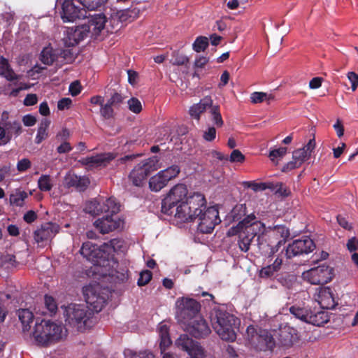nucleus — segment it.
<instances>
[{"mask_svg": "<svg viewBox=\"0 0 358 358\" xmlns=\"http://www.w3.org/2000/svg\"><path fill=\"white\" fill-rule=\"evenodd\" d=\"M81 255L93 265V272L100 275L103 278H113L116 273L114 266L115 262L110 260L106 257L102 245L98 247L92 242L87 241L83 244L80 250Z\"/></svg>", "mask_w": 358, "mask_h": 358, "instance_id": "1", "label": "nucleus"}, {"mask_svg": "<svg viewBox=\"0 0 358 358\" xmlns=\"http://www.w3.org/2000/svg\"><path fill=\"white\" fill-rule=\"evenodd\" d=\"M66 336L67 330L62 323L46 320H36L32 332L36 343L43 346L57 343Z\"/></svg>", "mask_w": 358, "mask_h": 358, "instance_id": "2", "label": "nucleus"}, {"mask_svg": "<svg viewBox=\"0 0 358 358\" xmlns=\"http://www.w3.org/2000/svg\"><path fill=\"white\" fill-rule=\"evenodd\" d=\"M236 228L239 233L238 245L242 251H248L250 245L255 237H257L259 248L262 249L263 244L260 242V239L265 231V226L264 224L257 220L254 214L249 215L239 222Z\"/></svg>", "mask_w": 358, "mask_h": 358, "instance_id": "3", "label": "nucleus"}, {"mask_svg": "<svg viewBox=\"0 0 358 358\" xmlns=\"http://www.w3.org/2000/svg\"><path fill=\"white\" fill-rule=\"evenodd\" d=\"M236 322L237 318L228 313L224 308L215 309L212 325L222 340L231 342L236 340V334L234 329Z\"/></svg>", "mask_w": 358, "mask_h": 358, "instance_id": "4", "label": "nucleus"}, {"mask_svg": "<svg viewBox=\"0 0 358 358\" xmlns=\"http://www.w3.org/2000/svg\"><path fill=\"white\" fill-rule=\"evenodd\" d=\"M289 312L296 318L315 326H322L329 320L328 312L324 310H312L305 304H295L289 308Z\"/></svg>", "mask_w": 358, "mask_h": 358, "instance_id": "5", "label": "nucleus"}, {"mask_svg": "<svg viewBox=\"0 0 358 358\" xmlns=\"http://www.w3.org/2000/svg\"><path fill=\"white\" fill-rule=\"evenodd\" d=\"M90 315L89 308L83 304H70L64 307L65 321L78 331L85 329Z\"/></svg>", "mask_w": 358, "mask_h": 358, "instance_id": "6", "label": "nucleus"}, {"mask_svg": "<svg viewBox=\"0 0 358 358\" xmlns=\"http://www.w3.org/2000/svg\"><path fill=\"white\" fill-rule=\"evenodd\" d=\"M176 307L177 319L182 325L194 319V317L200 316V304L193 299L178 298L176 302Z\"/></svg>", "mask_w": 358, "mask_h": 358, "instance_id": "7", "label": "nucleus"}, {"mask_svg": "<svg viewBox=\"0 0 358 358\" xmlns=\"http://www.w3.org/2000/svg\"><path fill=\"white\" fill-rule=\"evenodd\" d=\"M246 337L250 345L259 350H271L275 345L274 338L267 330L259 329L257 331L252 325L246 329Z\"/></svg>", "mask_w": 358, "mask_h": 358, "instance_id": "8", "label": "nucleus"}, {"mask_svg": "<svg viewBox=\"0 0 358 358\" xmlns=\"http://www.w3.org/2000/svg\"><path fill=\"white\" fill-rule=\"evenodd\" d=\"M160 167L157 157L155 156L148 158L143 160L134 167L130 173L129 179L134 185L140 187L143 185L145 178L152 172L157 170Z\"/></svg>", "mask_w": 358, "mask_h": 358, "instance_id": "9", "label": "nucleus"}, {"mask_svg": "<svg viewBox=\"0 0 358 358\" xmlns=\"http://www.w3.org/2000/svg\"><path fill=\"white\" fill-rule=\"evenodd\" d=\"M197 222V229L202 234H210L218 224L221 220L219 217V212L216 207L207 208L201 213L195 217Z\"/></svg>", "mask_w": 358, "mask_h": 358, "instance_id": "10", "label": "nucleus"}, {"mask_svg": "<svg viewBox=\"0 0 358 358\" xmlns=\"http://www.w3.org/2000/svg\"><path fill=\"white\" fill-rule=\"evenodd\" d=\"M86 303L96 313L101 311L106 301L103 289L99 283L90 284L83 287Z\"/></svg>", "mask_w": 358, "mask_h": 358, "instance_id": "11", "label": "nucleus"}, {"mask_svg": "<svg viewBox=\"0 0 358 358\" xmlns=\"http://www.w3.org/2000/svg\"><path fill=\"white\" fill-rule=\"evenodd\" d=\"M187 189L184 185L174 186L162 203V211L166 215H172L174 208L187 196Z\"/></svg>", "mask_w": 358, "mask_h": 358, "instance_id": "12", "label": "nucleus"}, {"mask_svg": "<svg viewBox=\"0 0 358 358\" xmlns=\"http://www.w3.org/2000/svg\"><path fill=\"white\" fill-rule=\"evenodd\" d=\"M61 2V17L64 22H73L77 19L87 17V10L74 0H59Z\"/></svg>", "mask_w": 358, "mask_h": 358, "instance_id": "13", "label": "nucleus"}, {"mask_svg": "<svg viewBox=\"0 0 358 358\" xmlns=\"http://www.w3.org/2000/svg\"><path fill=\"white\" fill-rule=\"evenodd\" d=\"M302 277L313 285H323L333 278V270L327 265H320L303 273Z\"/></svg>", "mask_w": 358, "mask_h": 358, "instance_id": "14", "label": "nucleus"}, {"mask_svg": "<svg viewBox=\"0 0 358 358\" xmlns=\"http://www.w3.org/2000/svg\"><path fill=\"white\" fill-rule=\"evenodd\" d=\"M315 148V141L313 138L310 139L308 143L304 147L297 149L293 152L292 160L283 166L282 171L287 172L301 166L304 162L309 159Z\"/></svg>", "mask_w": 358, "mask_h": 358, "instance_id": "15", "label": "nucleus"}, {"mask_svg": "<svg viewBox=\"0 0 358 358\" xmlns=\"http://www.w3.org/2000/svg\"><path fill=\"white\" fill-rule=\"evenodd\" d=\"M315 247L313 240L308 237L295 240L287 245L285 255L287 258L292 259L296 256L311 252Z\"/></svg>", "mask_w": 358, "mask_h": 358, "instance_id": "16", "label": "nucleus"}, {"mask_svg": "<svg viewBox=\"0 0 358 358\" xmlns=\"http://www.w3.org/2000/svg\"><path fill=\"white\" fill-rule=\"evenodd\" d=\"M22 133V127L19 121L1 122L0 124V146L10 142L13 137H17Z\"/></svg>", "mask_w": 358, "mask_h": 358, "instance_id": "17", "label": "nucleus"}, {"mask_svg": "<svg viewBox=\"0 0 358 358\" xmlns=\"http://www.w3.org/2000/svg\"><path fill=\"white\" fill-rule=\"evenodd\" d=\"M185 331L195 338H203L210 333L206 321L200 315L183 324Z\"/></svg>", "mask_w": 358, "mask_h": 358, "instance_id": "18", "label": "nucleus"}, {"mask_svg": "<svg viewBox=\"0 0 358 358\" xmlns=\"http://www.w3.org/2000/svg\"><path fill=\"white\" fill-rule=\"evenodd\" d=\"M94 225L100 233L104 234L122 227L123 221L117 216L106 215L96 220Z\"/></svg>", "mask_w": 358, "mask_h": 358, "instance_id": "19", "label": "nucleus"}, {"mask_svg": "<svg viewBox=\"0 0 358 358\" xmlns=\"http://www.w3.org/2000/svg\"><path fill=\"white\" fill-rule=\"evenodd\" d=\"M59 231V226L57 224L47 222L34 231V238L37 243H43L55 237Z\"/></svg>", "mask_w": 358, "mask_h": 358, "instance_id": "20", "label": "nucleus"}, {"mask_svg": "<svg viewBox=\"0 0 358 358\" xmlns=\"http://www.w3.org/2000/svg\"><path fill=\"white\" fill-rule=\"evenodd\" d=\"M313 297L322 309H331L335 306L333 293L329 287H319L316 288Z\"/></svg>", "mask_w": 358, "mask_h": 358, "instance_id": "21", "label": "nucleus"}, {"mask_svg": "<svg viewBox=\"0 0 358 358\" xmlns=\"http://www.w3.org/2000/svg\"><path fill=\"white\" fill-rule=\"evenodd\" d=\"M87 30L83 25L68 28L66 36L64 38V44L68 46H74L88 36Z\"/></svg>", "mask_w": 358, "mask_h": 358, "instance_id": "22", "label": "nucleus"}, {"mask_svg": "<svg viewBox=\"0 0 358 358\" xmlns=\"http://www.w3.org/2000/svg\"><path fill=\"white\" fill-rule=\"evenodd\" d=\"M176 345L186 351L190 356L203 355L202 348L186 334L180 335L176 340Z\"/></svg>", "mask_w": 358, "mask_h": 358, "instance_id": "23", "label": "nucleus"}, {"mask_svg": "<svg viewBox=\"0 0 358 358\" xmlns=\"http://www.w3.org/2000/svg\"><path fill=\"white\" fill-rule=\"evenodd\" d=\"M185 202L190 207V210L194 217L207 208L206 199L200 193H194L189 196Z\"/></svg>", "mask_w": 358, "mask_h": 358, "instance_id": "24", "label": "nucleus"}, {"mask_svg": "<svg viewBox=\"0 0 358 358\" xmlns=\"http://www.w3.org/2000/svg\"><path fill=\"white\" fill-rule=\"evenodd\" d=\"M112 159H113L112 154L103 153L83 158L81 162L87 166L88 169H92L99 166H105Z\"/></svg>", "mask_w": 358, "mask_h": 358, "instance_id": "25", "label": "nucleus"}, {"mask_svg": "<svg viewBox=\"0 0 358 358\" xmlns=\"http://www.w3.org/2000/svg\"><path fill=\"white\" fill-rule=\"evenodd\" d=\"M106 22V17L102 14H99L92 17L87 24H84L83 26L88 29V34H90L92 36L96 37L103 29Z\"/></svg>", "mask_w": 358, "mask_h": 358, "instance_id": "26", "label": "nucleus"}, {"mask_svg": "<svg viewBox=\"0 0 358 358\" xmlns=\"http://www.w3.org/2000/svg\"><path fill=\"white\" fill-rule=\"evenodd\" d=\"M64 184L67 187H76L78 191H84L89 185L90 180L86 177H80L69 173L64 178Z\"/></svg>", "mask_w": 358, "mask_h": 358, "instance_id": "27", "label": "nucleus"}, {"mask_svg": "<svg viewBox=\"0 0 358 358\" xmlns=\"http://www.w3.org/2000/svg\"><path fill=\"white\" fill-rule=\"evenodd\" d=\"M174 209L175 218L180 222H194L195 217L193 216L190 207L185 202H181L178 204Z\"/></svg>", "mask_w": 358, "mask_h": 358, "instance_id": "28", "label": "nucleus"}, {"mask_svg": "<svg viewBox=\"0 0 358 358\" xmlns=\"http://www.w3.org/2000/svg\"><path fill=\"white\" fill-rule=\"evenodd\" d=\"M159 336V347L161 353L165 352V350L169 347L172 342L169 336V327L164 323H160L158 327Z\"/></svg>", "mask_w": 358, "mask_h": 358, "instance_id": "29", "label": "nucleus"}, {"mask_svg": "<svg viewBox=\"0 0 358 358\" xmlns=\"http://www.w3.org/2000/svg\"><path fill=\"white\" fill-rule=\"evenodd\" d=\"M0 75L10 81L17 80L20 77L11 69L8 60L2 56L0 57Z\"/></svg>", "mask_w": 358, "mask_h": 358, "instance_id": "30", "label": "nucleus"}, {"mask_svg": "<svg viewBox=\"0 0 358 358\" xmlns=\"http://www.w3.org/2000/svg\"><path fill=\"white\" fill-rule=\"evenodd\" d=\"M17 316L22 325L23 331L30 330V324L34 320V315L29 309H20L17 311Z\"/></svg>", "mask_w": 358, "mask_h": 358, "instance_id": "31", "label": "nucleus"}, {"mask_svg": "<svg viewBox=\"0 0 358 358\" xmlns=\"http://www.w3.org/2000/svg\"><path fill=\"white\" fill-rule=\"evenodd\" d=\"M50 124V121L46 118L43 119L38 124L37 134L35 138V143L40 144L48 138L49 132L48 128Z\"/></svg>", "mask_w": 358, "mask_h": 358, "instance_id": "32", "label": "nucleus"}, {"mask_svg": "<svg viewBox=\"0 0 358 358\" xmlns=\"http://www.w3.org/2000/svg\"><path fill=\"white\" fill-rule=\"evenodd\" d=\"M289 236V231L286 227L283 225L275 226L273 229H271L268 231L269 237H275L277 239H278V238H281L277 241L276 246H278L285 242V239L288 238Z\"/></svg>", "mask_w": 358, "mask_h": 358, "instance_id": "33", "label": "nucleus"}, {"mask_svg": "<svg viewBox=\"0 0 358 358\" xmlns=\"http://www.w3.org/2000/svg\"><path fill=\"white\" fill-rule=\"evenodd\" d=\"M168 184L163 175L158 172L156 175L152 176L149 180V186L152 191L159 192Z\"/></svg>", "mask_w": 358, "mask_h": 358, "instance_id": "34", "label": "nucleus"}, {"mask_svg": "<svg viewBox=\"0 0 358 358\" xmlns=\"http://www.w3.org/2000/svg\"><path fill=\"white\" fill-rule=\"evenodd\" d=\"M103 213H109L108 215H114L120 210V206L114 198L101 199Z\"/></svg>", "mask_w": 358, "mask_h": 358, "instance_id": "35", "label": "nucleus"}, {"mask_svg": "<svg viewBox=\"0 0 358 358\" xmlns=\"http://www.w3.org/2000/svg\"><path fill=\"white\" fill-rule=\"evenodd\" d=\"M123 242L118 238H114L108 243L102 245L103 251L106 252V257L111 261L114 262L110 257V255L113 252L118 251L122 248Z\"/></svg>", "mask_w": 358, "mask_h": 358, "instance_id": "36", "label": "nucleus"}, {"mask_svg": "<svg viewBox=\"0 0 358 358\" xmlns=\"http://www.w3.org/2000/svg\"><path fill=\"white\" fill-rule=\"evenodd\" d=\"M251 102L252 103H260L266 102L268 104L271 103L275 100V96L271 93H266L262 92H255L250 95Z\"/></svg>", "mask_w": 358, "mask_h": 358, "instance_id": "37", "label": "nucleus"}, {"mask_svg": "<svg viewBox=\"0 0 358 358\" xmlns=\"http://www.w3.org/2000/svg\"><path fill=\"white\" fill-rule=\"evenodd\" d=\"M38 187L42 192H49L54 186V182L50 175L43 174L38 180Z\"/></svg>", "mask_w": 358, "mask_h": 358, "instance_id": "38", "label": "nucleus"}, {"mask_svg": "<svg viewBox=\"0 0 358 358\" xmlns=\"http://www.w3.org/2000/svg\"><path fill=\"white\" fill-rule=\"evenodd\" d=\"M27 196L28 194L24 191H16L10 195V204L12 206L22 207L23 206L24 200Z\"/></svg>", "mask_w": 358, "mask_h": 358, "instance_id": "39", "label": "nucleus"}, {"mask_svg": "<svg viewBox=\"0 0 358 358\" xmlns=\"http://www.w3.org/2000/svg\"><path fill=\"white\" fill-rule=\"evenodd\" d=\"M56 58L52 48L50 46L44 48L41 53V61L47 65L52 64Z\"/></svg>", "mask_w": 358, "mask_h": 358, "instance_id": "40", "label": "nucleus"}, {"mask_svg": "<svg viewBox=\"0 0 358 358\" xmlns=\"http://www.w3.org/2000/svg\"><path fill=\"white\" fill-rule=\"evenodd\" d=\"M209 113L213 124L217 127H222L224 121L220 111V106L214 105L213 107L211 108V110H209Z\"/></svg>", "mask_w": 358, "mask_h": 358, "instance_id": "41", "label": "nucleus"}, {"mask_svg": "<svg viewBox=\"0 0 358 358\" xmlns=\"http://www.w3.org/2000/svg\"><path fill=\"white\" fill-rule=\"evenodd\" d=\"M82 6L88 10H94L103 5L107 0H76Z\"/></svg>", "mask_w": 358, "mask_h": 358, "instance_id": "42", "label": "nucleus"}, {"mask_svg": "<svg viewBox=\"0 0 358 358\" xmlns=\"http://www.w3.org/2000/svg\"><path fill=\"white\" fill-rule=\"evenodd\" d=\"M180 169L178 165H173L164 170L160 171L166 180L169 182L171 180L175 178L180 173Z\"/></svg>", "mask_w": 358, "mask_h": 358, "instance_id": "43", "label": "nucleus"}, {"mask_svg": "<svg viewBox=\"0 0 358 358\" xmlns=\"http://www.w3.org/2000/svg\"><path fill=\"white\" fill-rule=\"evenodd\" d=\"M15 266V257L13 255L7 254L0 257V267H4L6 269H10Z\"/></svg>", "mask_w": 358, "mask_h": 358, "instance_id": "44", "label": "nucleus"}, {"mask_svg": "<svg viewBox=\"0 0 358 358\" xmlns=\"http://www.w3.org/2000/svg\"><path fill=\"white\" fill-rule=\"evenodd\" d=\"M208 45V38L205 36H199L196 38L192 45L193 50L196 52L204 51Z\"/></svg>", "mask_w": 358, "mask_h": 358, "instance_id": "45", "label": "nucleus"}, {"mask_svg": "<svg viewBox=\"0 0 358 358\" xmlns=\"http://www.w3.org/2000/svg\"><path fill=\"white\" fill-rule=\"evenodd\" d=\"M197 104L201 113H203L206 110H210L211 108L214 106L213 101L209 96L203 97Z\"/></svg>", "mask_w": 358, "mask_h": 358, "instance_id": "46", "label": "nucleus"}, {"mask_svg": "<svg viewBox=\"0 0 358 358\" xmlns=\"http://www.w3.org/2000/svg\"><path fill=\"white\" fill-rule=\"evenodd\" d=\"M129 109L134 113H139L142 110L141 101L136 98H131L127 101Z\"/></svg>", "mask_w": 358, "mask_h": 358, "instance_id": "47", "label": "nucleus"}, {"mask_svg": "<svg viewBox=\"0 0 358 358\" xmlns=\"http://www.w3.org/2000/svg\"><path fill=\"white\" fill-rule=\"evenodd\" d=\"M111 104H110L108 101L105 104H102L101 109H100V113L102 117H103L105 119H110L113 115V109Z\"/></svg>", "mask_w": 358, "mask_h": 358, "instance_id": "48", "label": "nucleus"}, {"mask_svg": "<svg viewBox=\"0 0 358 358\" xmlns=\"http://www.w3.org/2000/svg\"><path fill=\"white\" fill-rule=\"evenodd\" d=\"M31 162L28 158L20 159L16 165V169L20 173H23L31 167Z\"/></svg>", "mask_w": 358, "mask_h": 358, "instance_id": "49", "label": "nucleus"}, {"mask_svg": "<svg viewBox=\"0 0 358 358\" xmlns=\"http://www.w3.org/2000/svg\"><path fill=\"white\" fill-rule=\"evenodd\" d=\"M287 153L286 148H279L271 150L269 157L272 162H275L278 159H282Z\"/></svg>", "mask_w": 358, "mask_h": 358, "instance_id": "50", "label": "nucleus"}, {"mask_svg": "<svg viewBox=\"0 0 358 358\" xmlns=\"http://www.w3.org/2000/svg\"><path fill=\"white\" fill-rule=\"evenodd\" d=\"M208 62V58L206 57L199 56L194 62V68L196 71L194 73V77H199V69H202Z\"/></svg>", "mask_w": 358, "mask_h": 358, "instance_id": "51", "label": "nucleus"}, {"mask_svg": "<svg viewBox=\"0 0 358 358\" xmlns=\"http://www.w3.org/2000/svg\"><path fill=\"white\" fill-rule=\"evenodd\" d=\"M245 156L239 150H234L228 160L231 163H243L245 161Z\"/></svg>", "mask_w": 358, "mask_h": 358, "instance_id": "52", "label": "nucleus"}, {"mask_svg": "<svg viewBox=\"0 0 358 358\" xmlns=\"http://www.w3.org/2000/svg\"><path fill=\"white\" fill-rule=\"evenodd\" d=\"M152 278V273L150 271H144L140 273L139 278L138 280V285L139 286H143L148 284Z\"/></svg>", "mask_w": 358, "mask_h": 358, "instance_id": "53", "label": "nucleus"}, {"mask_svg": "<svg viewBox=\"0 0 358 358\" xmlns=\"http://www.w3.org/2000/svg\"><path fill=\"white\" fill-rule=\"evenodd\" d=\"M216 137V129L214 127H208L203 134V138L205 141L211 142Z\"/></svg>", "mask_w": 358, "mask_h": 358, "instance_id": "54", "label": "nucleus"}, {"mask_svg": "<svg viewBox=\"0 0 358 358\" xmlns=\"http://www.w3.org/2000/svg\"><path fill=\"white\" fill-rule=\"evenodd\" d=\"M96 206H98V200L90 201L86 204L85 211L92 215H98L99 210H96Z\"/></svg>", "mask_w": 358, "mask_h": 358, "instance_id": "55", "label": "nucleus"}, {"mask_svg": "<svg viewBox=\"0 0 358 358\" xmlns=\"http://www.w3.org/2000/svg\"><path fill=\"white\" fill-rule=\"evenodd\" d=\"M347 78L351 83V89L354 92L358 87V74L354 71H350L347 74Z\"/></svg>", "mask_w": 358, "mask_h": 358, "instance_id": "56", "label": "nucleus"}, {"mask_svg": "<svg viewBox=\"0 0 358 358\" xmlns=\"http://www.w3.org/2000/svg\"><path fill=\"white\" fill-rule=\"evenodd\" d=\"M45 305L48 310L51 313L55 312L57 308L55 299L52 296L48 295L45 296Z\"/></svg>", "mask_w": 358, "mask_h": 358, "instance_id": "57", "label": "nucleus"}, {"mask_svg": "<svg viewBox=\"0 0 358 358\" xmlns=\"http://www.w3.org/2000/svg\"><path fill=\"white\" fill-rule=\"evenodd\" d=\"M107 101L112 106H116L123 101V97L121 94L115 92Z\"/></svg>", "mask_w": 358, "mask_h": 358, "instance_id": "58", "label": "nucleus"}, {"mask_svg": "<svg viewBox=\"0 0 358 358\" xmlns=\"http://www.w3.org/2000/svg\"><path fill=\"white\" fill-rule=\"evenodd\" d=\"M276 271H275L271 265H268L267 266H265L262 268L260 271V276L262 278H268L272 276L274 273H275Z\"/></svg>", "mask_w": 358, "mask_h": 358, "instance_id": "59", "label": "nucleus"}, {"mask_svg": "<svg viewBox=\"0 0 358 358\" xmlns=\"http://www.w3.org/2000/svg\"><path fill=\"white\" fill-rule=\"evenodd\" d=\"M275 194H278L279 196L282 197H286L289 195L290 191L289 189L285 187L282 183L279 182Z\"/></svg>", "mask_w": 358, "mask_h": 358, "instance_id": "60", "label": "nucleus"}, {"mask_svg": "<svg viewBox=\"0 0 358 358\" xmlns=\"http://www.w3.org/2000/svg\"><path fill=\"white\" fill-rule=\"evenodd\" d=\"M37 218V215L35 211L34 210H29L27 211L23 216L24 220L27 223H32L34 222Z\"/></svg>", "mask_w": 358, "mask_h": 358, "instance_id": "61", "label": "nucleus"}, {"mask_svg": "<svg viewBox=\"0 0 358 358\" xmlns=\"http://www.w3.org/2000/svg\"><path fill=\"white\" fill-rule=\"evenodd\" d=\"M81 91L80 83L78 81L72 83L69 86V92L72 96L78 95Z\"/></svg>", "mask_w": 358, "mask_h": 358, "instance_id": "62", "label": "nucleus"}, {"mask_svg": "<svg viewBox=\"0 0 358 358\" xmlns=\"http://www.w3.org/2000/svg\"><path fill=\"white\" fill-rule=\"evenodd\" d=\"M347 248L350 251H355L358 249V239L355 237L350 238L347 243Z\"/></svg>", "mask_w": 358, "mask_h": 358, "instance_id": "63", "label": "nucleus"}, {"mask_svg": "<svg viewBox=\"0 0 358 358\" xmlns=\"http://www.w3.org/2000/svg\"><path fill=\"white\" fill-rule=\"evenodd\" d=\"M152 354L146 351L139 352H131L130 358H152Z\"/></svg>", "mask_w": 358, "mask_h": 358, "instance_id": "64", "label": "nucleus"}]
</instances>
